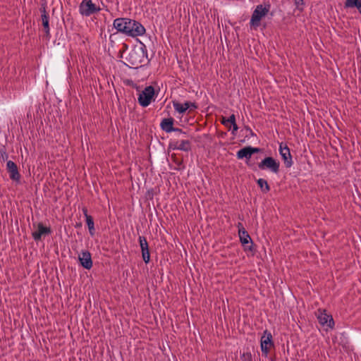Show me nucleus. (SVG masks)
I'll return each mask as SVG.
<instances>
[{"label": "nucleus", "instance_id": "nucleus-1", "mask_svg": "<svg viewBox=\"0 0 361 361\" xmlns=\"http://www.w3.org/2000/svg\"><path fill=\"white\" fill-rule=\"evenodd\" d=\"M113 26L118 32L132 37L142 36L146 32L140 23L128 18H116L113 22Z\"/></svg>", "mask_w": 361, "mask_h": 361}, {"label": "nucleus", "instance_id": "nucleus-2", "mask_svg": "<svg viewBox=\"0 0 361 361\" xmlns=\"http://www.w3.org/2000/svg\"><path fill=\"white\" fill-rule=\"evenodd\" d=\"M128 66L134 68H137L145 62H148L147 50L146 46L141 43L140 47L132 49L128 56L126 57Z\"/></svg>", "mask_w": 361, "mask_h": 361}, {"label": "nucleus", "instance_id": "nucleus-3", "mask_svg": "<svg viewBox=\"0 0 361 361\" xmlns=\"http://www.w3.org/2000/svg\"><path fill=\"white\" fill-rule=\"evenodd\" d=\"M270 9L271 4L269 1L256 6L250 20V27L257 28L260 25L261 20L268 15Z\"/></svg>", "mask_w": 361, "mask_h": 361}, {"label": "nucleus", "instance_id": "nucleus-4", "mask_svg": "<svg viewBox=\"0 0 361 361\" xmlns=\"http://www.w3.org/2000/svg\"><path fill=\"white\" fill-rule=\"evenodd\" d=\"M154 97V89L152 86L146 87L138 95L137 101L142 107L148 106Z\"/></svg>", "mask_w": 361, "mask_h": 361}, {"label": "nucleus", "instance_id": "nucleus-5", "mask_svg": "<svg viewBox=\"0 0 361 361\" xmlns=\"http://www.w3.org/2000/svg\"><path fill=\"white\" fill-rule=\"evenodd\" d=\"M99 11L100 8L97 7L92 0H82L79 5V13L83 16H90Z\"/></svg>", "mask_w": 361, "mask_h": 361}, {"label": "nucleus", "instance_id": "nucleus-6", "mask_svg": "<svg viewBox=\"0 0 361 361\" xmlns=\"http://www.w3.org/2000/svg\"><path fill=\"white\" fill-rule=\"evenodd\" d=\"M261 170H269L274 173H278L279 171L280 163L273 157H268L262 159L258 164Z\"/></svg>", "mask_w": 361, "mask_h": 361}, {"label": "nucleus", "instance_id": "nucleus-7", "mask_svg": "<svg viewBox=\"0 0 361 361\" xmlns=\"http://www.w3.org/2000/svg\"><path fill=\"white\" fill-rule=\"evenodd\" d=\"M272 345H273L272 335L269 331H268L267 330H265L264 331L263 335L261 337V340H260V346H261L262 353L265 356H267L269 349Z\"/></svg>", "mask_w": 361, "mask_h": 361}, {"label": "nucleus", "instance_id": "nucleus-8", "mask_svg": "<svg viewBox=\"0 0 361 361\" xmlns=\"http://www.w3.org/2000/svg\"><path fill=\"white\" fill-rule=\"evenodd\" d=\"M279 153L284 161V164L286 168H290L292 166L293 162L292 159V156L290 152V149L283 142L279 145Z\"/></svg>", "mask_w": 361, "mask_h": 361}, {"label": "nucleus", "instance_id": "nucleus-9", "mask_svg": "<svg viewBox=\"0 0 361 361\" xmlns=\"http://www.w3.org/2000/svg\"><path fill=\"white\" fill-rule=\"evenodd\" d=\"M317 319L321 325L332 329L334 322L331 315L328 314L325 310H319Z\"/></svg>", "mask_w": 361, "mask_h": 361}, {"label": "nucleus", "instance_id": "nucleus-10", "mask_svg": "<svg viewBox=\"0 0 361 361\" xmlns=\"http://www.w3.org/2000/svg\"><path fill=\"white\" fill-rule=\"evenodd\" d=\"M6 169L9 173L10 178L13 181L19 182L20 175L16 163L11 160L8 161L6 163Z\"/></svg>", "mask_w": 361, "mask_h": 361}, {"label": "nucleus", "instance_id": "nucleus-11", "mask_svg": "<svg viewBox=\"0 0 361 361\" xmlns=\"http://www.w3.org/2000/svg\"><path fill=\"white\" fill-rule=\"evenodd\" d=\"M259 152V148L248 146V147H245L238 150L236 156H237V158L239 159H250L254 153Z\"/></svg>", "mask_w": 361, "mask_h": 361}, {"label": "nucleus", "instance_id": "nucleus-12", "mask_svg": "<svg viewBox=\"0 0 361 361\" xmlns=\"http://www.w3.org/2000/svg\"><path fill=\"white\" fill-rule=\"evenodd\" d=\"M139 243L143 261L147 264L149 262L150 255L149 252V245L146 238L144 236H139Z\"/></svg>", "mask_w": 361, "mask_h": 361}, {"label": "nucleus", "instance_id": "nucleus-13", "mask_svg": "<svg viewBox=\"0 0 361 361\" xmlns=\"http://www.w3.org/2000/svg\"><path fill=\"white\" fill-rule=\"evenodd\" d=\"M51 233L49 227L44 226L42 223L37 224V230L32 232V235L35 241L41 240L42 235H49Z\"/></svg>", "mask_w": 361, "mask_h": 361}, {"label": "nucleus", "instance_id": "nucleus-14", "mask_svg": "<svg viewBox=\"0 0 361 361\" xmlns=\"http://www.w3.org/2000/svg\"><path fill=\"white\" fill-rule=\"evenodd\" d=\"M80 264L86 269H90L92 267V260L90 252L82 251L78 257Z\"/></svg>", "mask_w": 361, "mask_h": 361}, {"label": "nucleus", "instance_id": "nucleus-15", "mask_svg": "<svg viewBox=\"0 0 361 361\" xmlns=\"http://www.w3.org/2000/svg\"><path fill=\"white\" fill-rule=\"evenodd\" d=\"M42 23L44 27V32L47 37H50V27H49V16L46 11L44 6L40 8Z\"/></svg>", "mask_w": 361, "mask_h": 361}, {"label": "nucleus", "instance_id": "nucleus-16", "mask_svg": "<svg viewBox=\"0 0 361 361\" xmlns=\"http://www.w3.org/2000/svg\"><path fill=\"white\" fill-rule=\"evenodd\" d=\"M171 147L173 149L188 152L191 149L190 142L189 140H181L180 142H175L170 145Z\"/></svg>", "mask_w": 361, "mask_h": 361}, {"label": "nucleus", "instance_id": "nucleus-17", "mask_svg": "<svg viewBox=\"0 0 361 361\" xmlns=\"http://www.w3.org/2000/svg\"><path fill=\"white\" fill-rule=\"evenodd\" d=\"M237 226L238 228V235L241 243L243 245L249 243V242L251 241V238L243 226V224L241 223H238Z\"/></svg>", "mask_w": 361, "mask_h": 361}, {"label": "nucleus", "instance_id": "nucleus-18", "mask_svg": "<svg viewBox=\"0 0 361 361\" xmlns=\"http://www.w3.org/2000/svg\"><path fill=\"white\" fill-rule=\"evenodd\" d=\"M174 119L171 117L164 118L160 123V127L166 133H171L173 130Z\"/></svg>", "mask_w": 361, "mask_h": 361}, {"label": "nucleus", "instance_id": "nucleus-19", "mask_svg": "<svg viewBox=\"0 0 361 361\" xmlns=\"http://www.w3.org/2000/svg\"><path fill=\"white\" fill-rule=\"evenodd\" d=\"M172 103L175 111L180 114H183L188 109V105L185 102L180 104L177 101H173Z\"/></svg>", "mask_w": 361, "mask_h": 361}, {"label": "nucleus", "instance_id": "nucleus-20", "mask_svg": "<svg viewBox=\"0 0 361 361\" xmlns=\"http://www.w3.org/2000/svg\"><path fill=\"white\" fill-rule=\"evenodd\" d=\"M345 8H356L361 14V0H345Z\"/></svg>", "mask_w": 361, "mask_h": 361}, {"label": "nucleus", "instance_id": "nucleus-21", "mask_svg": "<svg viewBox=\"0 0 361 361\" xmlns=\"http://www.w3.org/2000/svg\"><path fill=\"white\" fill-rule=\"evenodd\" d=\"M257 183L262 192L267 193L270 190V187L265 179L259 178Z\"/></svg>", "mask_w": 361, "mask_h": 361}, {"label": "nucleus", "instance_id": "nucleus-22", "mask_svg": "<svg viewBox=\"0 0 361 361\" xmlns=\"http://www.w3.org/2000/svg\"><path fill=\"white\" fill-rule=\"evenodd\" d=\"M86 224L88 227V230L90 232V234L92 236L94 235L95 229H94V224L92 217H87V219H85Z\"/></svg>", "mask_w": 361, "mask_h": 361}, {"label": "nucleus", "instance_id": "nucleus-23", "mask_svg": "<svg viewBox=\"0 0 361 361\" xmlns=\"http://www.w3.org/2000/svg\"><path fill=\"white\" fill-rule=\"evenodd\" d=\"M235 121V116L234 114H231L228 118H223L222 123L228 126V124L231 125Z\"/></svg>", "mask_w": 361, "mask_h": 361}, {"label": "nucleus", "instance_id": "nucleus-24", "mask_svg": "<svg viewBox=\"0 0 361 361\" xmlns=\"http://www.w3.org/2000/svg\"><path fill=\"white\" fill-rule=\"evenodd\" d=\"M185 103L188 105V109L190 110H195L197 108V106L195 102H185Z\"/></svg>", "mask_w": 361, "mask_h": 361}, {"label": "nucleus", "instance_id": "nucleus-25", "mask_svg": "<svg viewBox=\"0 0 361 361\" xmlns=\"http://www.w3.org/2000/svg\"><path fill=\"white\" fill-rule=\"evenodd\" d=\"M231 126L233 127V129L231 130V133L235 135L236 132L238 130V127L235 121L233 123H232Z\"/></svg>", "mask_w": 361, "mask_h": 361}, {"label": "nucleus", "instance_id": "nucleus-26", "mask_svg": "<svg viewBox=\"0 0 361 361\" xmlns=\"http://www.w3.org/2000/svg\"><path fill=\"white\" fill-rule=\"evenodd\" d=\"M173 132H176V133H178V134H180V135H186V133H185V132H183V131L181 129H180V128H173Z\"/></svg>", "mask_w": 361, "mask_h": 361}, {"label": "nucleus", "instance_id": "nucleus-27", "mask_svg": "<svg viewBox=\"0 0 361 361\" xmlns=\"http://www.w3.org/2000/svg\"><path fill=\"white\" fill-rule=\"evenodd\" d=\"M245 130H246L247 133H249V135H250V136L253 137V136H255V134L254 133V132L252 130V129H251L250 127L246 126V127L245 128Z\"/></svg>", "mask_w": 361, "mask_h": 361}, {"label": "nucleus", "instance_id": "nucleus-28", "mask_svg": "<svg viewBox=\"0 0 361 361\" xmlns=\"http://www.w3.org/2000/svg\"><path fill=\"white\" fill-rule=\"evenodd\" d=\"M82 212L84 214L85 219H87V217H91V216L88 214L87 209L86 208L82 209Z\"/></svg>", "mask_w": 361, "mask_h": 361}, {"label": "nucleus", "instance_id": "nucleus-29", "mask_svg": "<svg viewBox=\"0 0 361 361\" xmlns=\"http://www.w3.org/2000/svg\"><path fill=\"white\" fill-rule=\"evenodd\" d=\"M295 4L297 6L303 5V0H295Z\"/></svg>", "mask_w": 361, "mask_h": 361}]
</instances>
